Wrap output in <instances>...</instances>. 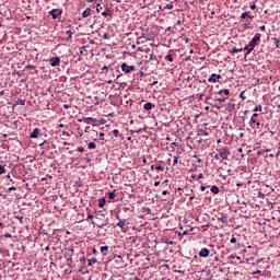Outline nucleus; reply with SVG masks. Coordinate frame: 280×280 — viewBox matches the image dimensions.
<instances>
[{
    "instance_id": "obj_1",
    "label": "nucleus",
    "mask_w": 280,
    "mask_h": 280,
    "mask_svg": "<svg viewBox=\"0 0 280 280\" xmlns=\"http://www.w3.org/2000/svg\"><path fill=\"white\" fill-rule=\"evenodd\" d=\"M217 152L219 153L221 161H226V159H229V156L231 155V151H229L228 148L217 149Z\"/></svg>"
},
{
    "instance_id": "obj_2",
    "label": "nucleus",
    "mask_w": 280,
    "mask_h": 280,
    "mask_svg": "<svg viewBox=\"0 0 280 280\" xmlns=\"http://www.w3.org/2000/svg\"><path fill=\"white\" fill-rule=\"evenodd\" d=\"M257 117H259V114H257V113L253 114L250 121H249L252 128H255V125H256V128L261 127V122L259 120H257Z\"/></svg>"
},
{
    "instance_id": "obj_3",
    "label": "nucleus",
    "mask_w": 280,
    "mask_h": 280,
    "mask_svg": "<svg viewBox=\"0 0 280 280\" xmlns=\"http://www.w3.org/2000/svg\"><path fill=\"white\" fill-rule=\"evenodd\" d=\"M259 40H261V34L260 33H257L253 38L252 40L249 42V44L252 46L257 47V45H259Z\"/></svg>"
},
{
    "instance_id": "obj_4",
    "label": "nucleus",
    "mask_w": 280,
    "mask_h": 280,
    "mask_svg": "<svg viewBox=\"0 0 280 280\" xmlns=\"http://www.w3.org/2000/svg\"><path fill=\"white\" fill-rule=\"evenodd\" d=\"M137 68L135 66H128L127 63L121 65V70L124 73H130L131 71H135Z\"/></svg>"
},
{
    "instance_id": "obj_5",
    "label": "nucleus",
    "mask_w": 280,
    "mask_h": 280,
    "mask_svg": "<svg viewBox=\"0 0 280 280\" xmlns=\"http://www.w3.org/2000/svg\"><path fill=\"white\" fill-rule=\"evenodd\" d=\"M50 16H52V19H60L62 11H60L59 9H52L51 11H49Z\"/></svg>"
},
{
    "instance_id": "obj_6",
    "label": "nucleus",
    "mask_w": 280,
    "mask_h": 280,
    "mask_svg": "<svg viewBox=\"0 0 280 280\" xmlns=\"http://www.w3.org/2000/svg\"><path fill=\"white\" fill-rule=\"evenodd\" d=\"M49 62L50 67H60V59L58 57H51Z\"/></svg>"
},
{
    "instance_id": "obj_7",
    "label": "nucleus",
    "mask_w": 280,
    "mask_h": 280,
    "mask_svg": "<svg viewBox=\"0 0 280 280\" xmlns=\"http://www.w3.org/2000/svg\"><path fill=\"white\" fill-rule=\"evenodd\" d=\"M220 78H222V75L212 73L210 75V78L208 79V82H218V80H220Z\"/></svg>"
},
{
    "instance_id": "obj_8",
    "label": "nucleus",
    "mask_w": 280,
    "mask_h": 280,
    "mask_svg": "<svg viewBox=\"0 0 280 280\" xmlns=\"http://www.w3.org/2000/svg\"><path fill=\"white\" fill-rule=\"evenodd\" d=\"M82 121H84V124H96L97 119H95L93 117H83Z\"/></svg>"
},
{
    "instance_id": "obj_9",
    "label": "nucleus",
    "mask_w": 280,
    "mask_h": 280,
    "mask_svg": "<svg viewBox=\"0 0 280 280\" xmlns=\"http://www.w3.org/2000/svg\"><path fill=\"white\" fill-rule=\"evenodd\" d=\"M38 135H40V130L38 128H35L30 137L31 139H38Z\"/></svg>"
},
{
    "instance_id": "obj_10",
    "label": "nucleus",
    "mask_w": 280,
    "mask_h": 280,
    "mask_svg": "<svg viewBox=\"0 0 280 280\" xmlns=\"http://www.w3.org/2000/svg\"><path fill=\"white\" fill-rule=\"evenodd\" d=\"M209 248H202L200 252H199V257H209Z\"/></svg>"
},
{
    "instance_id": "obj_11",
    "label": "nucleus",
    "mask_w": 280,
    "mask_h": 280,
    "mask_svg": "<svg viewBox=\"0 0 280 280\" xmlns=\"http://www.w3.org/2000/svg\"><path fill=\"white\" fill-rule=\"evenodd\" d=\"M241 19L244 21L246 19H255V16L250 15V12H244L241 14Z\"/></svg>"
},
{
    "instance_id": "obj_12",
    "label": "nucleus",
    "mask_w": 280,
    "mask_h": 280,
    "mask_svg": "<svg viewBox=\"0 0 280 280\" xmlns=\"http://www.w3.org/2000/svg\"><path fill=\"white\" fill-rule=\"evenodd\" d=\"M91 16V8H86L82 13V19H89Z\"/></svg>"
},
{
    "instance_id": "obj_13",
    "label": "nucleus",
    "mask_w": 280,
    "mask_h": 280,
    "mask_svg": "<svg viewBox=\"0 0 280 280\" xmlns=\"http://www.w3.org/2000/svg\"><path fill=\"white\" fill-rule=\"evenodd\" d=\"M218 222H221V224H228L229 223V218L225 215L218 218Z\"/></svg>"
},
{
    "instance_id": "obj_14",
    "label": "nucleus",
    "mask_w": 280,
    "mask_h": 280,
    "mask_svg": "<svg viewBox=\"0 0 280 280\" xmlns=\"http://www.w3.org/2000/svg\"><path fill=\"white\" fill-rule=\"evenodd\" d=\"M143 108H144V110H152V108H154V104H152V103H145V104L143 105Z\"/></svg>"
},
{
    "instance_id": "obj_15",
    "label": "nucleus",
    "mask_w": 280,
    "mask_h": 280,
    "mask_svg": "<svg viewBox=\"0 0 280 280\" xmlns=\"http://www.w3.org/2000/svg\"><path fill=\"white\" fill-rule=\"evenodd\" d=\"M253 49H255L254 46H252L250 44L246 45L244 50L247 51V54H250L253 51Z\"/></svg>"
},
{
    "instance_id": "obj_16",
    "label": "nucleus",
    "mask_w": 280,
    "mask_h": 280,
    "mask_svg": "<svg viewBox=\"0 0 280 280\" xmlns=\"http://www.w3.org/2000/svg\"><path fill=\"white\" fill-rule=\"evenodd\" d=\"M105 205H106V199H105V198L98 199V207H100L101 209L104 208Z\"/></svg>"
},
{
    "instance_id": "obj_17",
    "label": "nucleus",
    "mask_w": 280,
    "mask_h": 280,
    "mask_svg": "<svg viewBox=\"0 0 280 280\" xmlns=\"http://www.w3.org/2000/svg\"><path fill=\"white\" fill-rule=\"evenodd\" d=\"M242 51H244V49H242V48H233L232 50H230V54H242Z\"/></svg>"
},
{
    "instance_id": "obj_18",
    "label": "nucleus",
    "mask_w": 280,
    "mask_h": 280,
    "mask_svg": "<svg viewBox=\"0 0 280 280\" xmlns=\"http://www.w3.org/2000/svg\"><path fill=\"white\" fill-rule=\"evenodd\" d=\"M210 191H212V194H220V188H218V186H212Z\"/></svg>"
},
{
    "instance_id": "obj_19",
    "label": "nucleus",
    "mask_w": 280,
    "mask_h": 280,
    "mask_svg": "<svg viewBox=\"0 0 280 280\" xmlns=\"http://www.w3.org/2000/svg\"><path fill=\"white\" fill-rule=\"evenodd\" d=\"M88 148H89V150H95V148H97V144H95V142H90L88 144Z\"/></svg>"
},
{
    "instance_id": "obj_20",
    "label": "nucleus",
    "mask_w": 280,
    "mask_h": 280,
    "mask_svg": "<svg viewBox=\"0 0 280 280\" xmlns=\"http://www.w3.org/2000/svg\"><path fill=\"white\" fill-rule=\"evenodd\" d=\"M66 34H67V40H71V38L73 37V32H71V30H69V31H67L66 32Z\"/></svg>"
},
{
    "instance_id": "obj_21",
    "label": "nucleus",
    "mask_w": 280,
    "mask_h": 280,
    "mask_svg": "<svg viewBox=\"0 0 280 280\" xmlns=\"http://www.w3.org/2000/svg\"><path fill=\"white\" fill-rule=\"evenodd\" d=\"M116 226H119V229L126 228V221H119Z\"/></svg>"
},
{
    "instance_id": "obj_22",
    "label": "nucleus",
    "mask_w": 280,
    "mask_h": 280,
    "mask_svg": "<svg viewBox=\"0 0 280 280\" xmlns=\"http://www.w3.org/2000/svg\"><path fill=\"white\" fill-rule=\"evenodd\" d=\"M222 93H224V95H230L231 94V91H229V90H220L219 91V95H222Z\"/></svg>"
},
{
    "instance_id": "obj_23",
    "label": "nucleus",
    "mask_w": 280,
    "mask_h": 280,
    "mask_svg": "<svg viewBox=\"0 0 280 280\" xmlns=\"http://www.w3.org/2000/svg\"><path fill=\"white\" fill-rule=\"evenodd\" d=\"M116 196L117 195L115 194V191H112V192L108 194L109 200H115Z\"/></svg>"
},
{
    "instance_id": "obj_24",
    "label": "nucleus",
    "mask_w": 280,
    "mask_h": 280,
    "mask_svg": "<svg viewBox=\"0 0 280 280\" xmlns=\"http://www.w3.org/2000/svg\"><path fill=\"white\" fill-rule=\"evenodd\" d=\"M93 264H97L96 258L90 259L89 262H88V266H93Z\"/></svg>"
},
{
    "instance_id": "obj_25",
    "label": "nucleus",
    "mask_w": 280,
    "mask_h": 280,
    "mask_svg": "<svg viewBox=\"0 0 280 280\" xmlns=\"http://www.w3.org/2000/svg\"><path fill=\"white\" fill-rule=\"evenodd\" d=\"M102 16H110V10L103 11Z\"/></svg>"
},
{
    "instance_id": "obj_26",
    "label": "nucleus",
    "mask_w": 280,
    "mask_h": 280,
    "mask_svg": "<svg viewBox=\"0 0 280 280\" xmlns=\"http://www.w3.org/2000/svg\"><path fill=\"white\" fill-rule=\"evenodd\" d=\"M166 60H168V62H174V57H172V55H166L165 57Z\"/></svg>"
},
{
    "instance_id": "obj_27",
    "label": "nucleus",
    "mask_w": 280,
    "mask_h": 280,
    "mask_svg": "<svg viewBox=\"0 0 280 280\" xmlns=\"http://www.w3.org/2000/svg\"><path fill=\"white\" fill-rule=\"evenodd\" d=\"M108 250V246H102L101 247V253L102 255H106L105 252Z\"/></svg>"
},
{
    "instance_id": "obj_28",
    "label": "nucleus",
    "mask_w": 280,
    "mask_h": 280,
    "mask_svg": "<svg viewBox=\"0 0 280 280\" xmlns=\"http://www.w3.org/2000/svg\"><path fill=\"white\" fill-rule=\"evenodd\" d=\"M254 113H261V105H257V106L254 108Z\"/></svg>"
},
{
    "instance_id": "obj_29",
    "label": "nucleus",
    "mask_w": 280,
    "mask_h": 280,
    "mask_svg": "<svg viewBox=\"0 0 280 280\" xmlns=\"http://www.w3.org/2000/svg\"><path fill=\"white\" fill-rule=\"evenodd\" d=\"M155 170H158V172H165V167L161 165L155 166Z\"/></svg>"
},
{
    "instance_id": "obj_30",
    "label": "nucleus",
    "mask_w": 280,
    "mask_h": 280,
    "mask_svg": "<svg viewBox=\"0 0 280 280\" xmlns=\"http://www.w3.org/2000/svg\"><path fill=\"white\" fill-rule=\"evenodd\" d=\"M233 110H235V104H231V103H230L229 113H233Z\"/></svg>"
},
{
    "instance_id": "obj_31",
    "label": "nucleus",
    "mask_w": 280,
    "mask_h": 280,
    "mask_svg": "<svg viewBox=\"0 0 280 280\" xmlns=\"http://www.w3.org/2000/svg\"><path fill=\"white\" fill-rule=\"evenodd\" d=\"M5 174V167L3 165H0V175Z\"/></svg>"
},
{
    "instance_id": "obj_32",
    "label": "nucleus",
    "mask_w": 280,
    "mask_h": 280,
    "mask_svg": "<svg viewBox=\"0 0 280 280\" xmlns=\"http://www.w3.org/2000/svg\"><path fill=\"white\" fill-rule=\"evenodd\" d=\"M113 135H114V137H119V130L114 129V130H113Z\"/></svg>"
},
{
    "instance_id": "obj_33",
    "label": "nucleus",
    "mask_w": 280,
    "mask_h": 280,
    "mask_svg": "<svg viewBox=\"0 0 280 280\" xmlns=\"http://www.w3.org/2000/svg\"><path fill=\"white\" fill-rule=\"evenodd\" d=\"M173 159V165H176L178 163V156H174Z\"/></svg>"
},
{
    "instance_id": "obj_34",
    "label": "nucleus",
    "mask_w": 280,
    "mask_h": 280,
    "mask_svg": "<svg viewBox=\"0 0 280 280\" xmlns=\"http://www.w3.org/2000/svg\"><path fill=\"white\" fill-rule=\"evenodd\" d=\"M230 242H231V244H237V238L232 237V238L230 240Z\"/></svg>"
},
{
    "instance_id": "obj_35",
    "label": "nucleus",
    "mask_w": 280,
    "mask_h": 280,
    "mask_svg": "<svg viewBox=\"0 0 280 280\" xmlns=\"http://www.w3.org/2000/svg\"><path fill=\"white\" fill-rule=\"evenodd\" d=\"M77 152H84V147H79V148H77Z\"/></svg>"
},
{
    "instance_id": "obj_36",
    "label": "nucleus",
    "mask_w": 280,
    "mask_h": 280,
    "mask_svg": "<svg viewBox=\"0 0 280 280\" xmlns=\"http://www.w3.org/2000/svg\"><path fill=\"white\" fill-rule=\"evenodd\" d=\"M214 159H215L217 161L222 160V158L220 156V153H217V154L214 155Z\"/></svg>"
},
{
    "instance_id": "obj_37",
    "label": "nucleus",
    "mask_w": 280,
    "mask_h": 280,
    "mask_svg": "<svg viewBox=\"0 0 280 280\" xmlns=\"http://www.w3.org/2000/svg\"><path fill=\"white\" fill-rule=\"evenodd\" d=\"M217 102H221V103L226 102V97H223V98H217Z\"/></svg>"
},
{
    "instance_id": "obj_38",
    "label": "nucleus",
    "mask_w": 280,
    "mask_h": 280,
    "mask_svg": "<svg viewBox=\"0 0 280 280\" xmlns=\"http://www.w3.org/2000/svg\"><path fill=\"white\" fill-rule=\"evenodd\" d=\"M250 10H256L257 9V4L256 3H254V4H250Z\"/></svg>"
},
{
    "instance_id": "obj_39",
    "label": "nucleus",
    "mask_w": 280,
    "mask_h": 280,
    "mask_svg": "<svg viewBox=\"0 0 280 280\" xmlns=\"http://www.w3.org/2000/svg\"><path fill=\"white\" fill-rule=\"evenodd\" d=\"M101 10H102V4L98 3V4L96 5V11L100 12Z\"/></svg>"
},
{
    "instance_id": "obj_40",
    "label": "nucleus",
    "mask_w": 280,
    "mask_h": 280,
    "mask_svg": "<svg viewBox=\"0 0 280 280\" xmlns=\"http://www.w3.org/2000/svg\"><path fill=\"white\" fill-rule=\"evenodd\" d=\"M276 47H279V38H273Z\"/></svg>"
},
{
    "instance_id": "obj_41",
    "label": "nucleus",
    "mask_w": 280,
    "mask_h": 280,
    "mask_svg": "<svg viewBox=\"0 0 280 280\" xmlns=\"http://www.w3.org/2000/svg\"><path fill=\"white\" fill-rule=\"evenodd\" d=\"M173 8H174L173 4H167V5H166V10H172Z\"/></svg>"
},
{
    "instance_id": "obj_42",
    "label": "nucleus",
    "mask_w": 280,
    "mask_h": 280,
    "mask_svg": "<svg viewBox=\"0 0 280 280\" xmlns=\"http://www.w3.org/2000/svg\"><path fill=\"white\" fill-rule=\"evenodd\" d=\"M62 135H63V137H71V135H69V132H67V131H62Z\"/></svg>"
},
{
    "instance_id": "obj_43",
    "label": "nucleus",
    "mask_w": 280,
    "mask_h": 280,
    "mask_svg": "<svg viewBox=\"0 0 280 280\" xmlns=\"http://www.w3.org/2000/svg\"><path fill=\"white\" fill-rule=\"evenodd\" d=\"M9 191H16V187H14V186L10 187Z\"/></svg>"
},
{
    "instance_id": "obj_44",
    "label": "nucleus",
    "mask_w": 280,
    "mask_h": 280,
    "mask_svg": "<svg viewBox=\"0 0 280 280\" xmlns=\"http://www.w3.org/2000/svg\"><path fill=\"white\" fill-rule=\"evenodd\" d=\"M4 237L10 238V237H12V234L7 233V234H4Z\"/></svg>"
},
{
    "instance_id": "obj_45",
    "label": "nucleus",
    "mask_w": 280,
    "mask_h": 280,
    "mask_svg": "<svg viewBox=\"0 0 280 280\" xmlns=\"http://www.w3.org/2000/svg\"><path fill=\"white\" fill-rule=\"evenodd\" d=\"M261 32H266V25L260 26Z\"/></svg>"
},
{
    "instance_id": "obj_46",
    "label": "nucleus",
    "mask_w": 280,
    "mask_h": 280,
    "mask_svg": "<svg viewBox=\"0 0 280 280\" xmlns=\"http://www.w3.org/2000/svg\"><path fill=\"white\" fill-rule=\"evenodd\" d=\"M243 27H245V30H248V27H250V23L249 24H244Z\"/></svg>"
},
{
    "instance_id": "obj_47",
    "label": "nucleus",
    "mask_w": 280,
    "mask_h": 280,
    "mask_svg": "<svg viewBox=\"0 0 280 280\" xmlns=\"http://www.w3.org/2000/svg\"><path fill=\"white\" fill-rule=\"evenodd\" d=\"M240 97H241L242 100H246V97H244V92H241Z\"/></svg>"
},
{
    "instance_id": "obj_48",
    "label": "nucleus",
    "mask_w": 280,
    "mask_h": 280,
    "mask_svg": "<svg viewBox=\"0 0 280 280\" xmlns=\"http://www.w3.org/2000/svg\"><path fill=\"white\" fill-rule=\"evenodd\" d=\"M101 140L104 141V132L100 133Z\"/></svg>"
},
{
    "instance_id": "obj_49",
    "label": "nucleus",
    "mask_w": 280,
    "mask_h": 280,
    "mask_svg": "<svg viewBox=\"0 0 280 280\" xmlns=\"http://www.w3.org/2000/svg\"><path fill=\"white\" fill-rule=\"evenodd\" d=\"M20 104H21V106H25V101L20 100Z\"/></svg>"
},
{
    "instance_id": "obj_50",
    "label": "nucleus",
    "mask_w": 280,
    "mask_h": 280,
    "mask_svg": "<svg viewBox=\"0 0 280 280\" xmlns=\"http://www.w3.org/2000/svg\"><path fill=\"white\" fill-rule=\"evenodd\" d=\"M161 185V182H154V187H159Z\"/></svg>"
},
{
    "instance_id": "obj_51",
    "label": "nucleus",
    "mask_w": 280,
    "mask_h": 280,
    "mask_svg": "<svg viewBox=\"0 0 280 280\" xmlns=\"http://www.w3.org/2000/svg\"><path fill=\"white\" fill-rule=\"evenodd\" d=\"M86 220H93V214H89Z\"/></svg>"
},
{
    "instance_id": "obj_52",
    "label": "nucleus",
    "mask_w": 280,
    "mask_h": 280,
    "mask_svg": "<svg viewBox=\"0 0 280 280\" xmlns=\"http://www.w3.org/2000/svg\"><path fill=\"white\" fill-rule=\"evenodd\" d=\"M63 108L67 110V109H69V105L68 104H65L63 105Z\"/></svg>"
},
{
    "instance_id": "obj_53",
    "label": "nucleus",
    "mask_w": 280,
    "mask_h": 280,
    "mask_svg": "<svg viewBox=\"0 0 280 280\" xmlns=\"http://www.w3.org/2000/svg\"><path fill=\"white\" fill-rule=\"evenodd\" d=\"M205 189H207V187H205V186L200 187V191H205Z\"/></svg>"
},
{
    "instance_id": "obj_54",
    "label": "nucleus",
    "mask_w": 280,
    "mask_h": 280,
    "mask_svg": "<svg viewBox=\"0 0 280 280\" xmlns=\"http://www.w3.org/2000/svg\"><path fill=\"white\" fill-rule=\"evenodd\" d=\"M162 195H163V196H167V190H163V191H162Z\"/></svg>"
},
{
    "instance_id": "obj_55",
    "label": "nucleus",
    "mask_w": 280,
    "mask_h": 280,
    "mask_svg": "<svg viewBox=\"0 0 280 280\" xmlns=\"http://www.w3.org/2000/svg\"><path fill=\"white\" fill-rule=\"evenodd\" d=\"M103 71H108V67H103Z\"/></svg>"
},
{
    "instance_id": "obj_56",
    "label": "nucleus",
    "mask_w": 280,
    "mask_h": 280,
    "mask_svg": "<svg viewBox=\"0 0 280 280\" xmlns=\"http://www.w3.org/2000/svg\"><path fill=\"white\" fill-rule=\"evenodd\" d=\"M280 151L276 153V158L279 159Z\"/></svg>"
},
{
    "instance_id": "obj_57",
    "label": "nucleus",
    "mask_w": 280,
    "mask_h": 280,
    "mask_svg": "<svg viewBox=\"0 0 280 280\" xmlns=\"http://www.w3.org/2000/svg\"><path fill=\"white\" fill-rule=\"evenodd\" d=\"M153 58H154V55L151 54V55H150V60H153Z\"/></svg>"
},
{
    "instance_id": "obj_58",
    "label": "nucleus",
    "mask_w": 280,
    "mask_h": 280,
    "mask_svg": "<svg viewBox=\"0 0 280 280\" xmlns=\"http://www.w3.org/2000/svg\"><path fill=\"white\" fill-rule=\"evenodd\" d=\"M58 128H65V125L60 124V125L58 126Z\"/></svg>"
},
{
    "instance_id": "obj_59",
    "label": "nucleus",
    "mask_w": 280,
    "mask_h": 280,
    "mask_svg": "<svg viewBox=\"0 0 280 280\" xmlns=\"http://www.w3.org/2000/svg\"><path fill=\"white\" fill-rule=\"evenodd\" d=\"M230 259H235V256H234V255H231V256H230Z\"/></svg>"
},
{
    "instance_id": "obj_60",
    "label": "nucleus",
    "mask_w": 280,
    "mask_h": 280,
    "mask_svg": "<svg viewBox=\"0 0 280 280\" xmlns=\"http://www.w3.org/2000/svg\"><path fill=\"white\" fill-rule=\"evenodd\" d=\"M142 163H148V160H147V159H143V160H142Z\"/></svg>"
},
{
    "instance_id": "obj_61",
    "label": "nucleus",
    "mask_w": 280,
    "mask_h": 280,
    "mask_svg": "<svg viewBox=\"0 0 280 280\" xmlns=\"http://www.w3.org/2000/svg\"><path fill=\"white\" fill-rule=\"evenodd\" d=\"M107 84H113V80L107 81Z\"/></svg>"
},
{
    "instance_id": "obj_62",
    "label": "nucleus",
    "mask_w": 280,
    "mask_h": 280,
    "mask_svg": "<svg viewBox=\"0 0 280 280\" xmlns=\"http://www.w3.org/2000/svg\"><path fill=\"white\" fill-rule=\"evenodd\" d=\"M0 95H5V92L1 91V92H0Z\"/></svg>"
},
{
    "instance_id": "obj_63",
    "label": "nucleus",
    "mask_w": 280,
    "mask_h": 280,
    "mask_svg": "<svg viewBox=\"0 0 280 280\" xmlns=\"http://www.w3.org/2000/svg\"><path fill=\"white\" fill-rule=\"evenodd\" d=\"M189 54H194V49H190V50H189Z\"/></svg>"
},
{
    "instance_id": "obj_64",
    "label": "nucleus",
    "mask_w": 280,
    "mask_h": 280,
    "mask_svg": "<svg viewBox=\"0 0 280 280\" xmlns=\"http://www.w3.org/2000/svg\"><path fill=\"white\" fill-rule=\"evenodd\" d=\"M151 170H152V171L155 170L154 165L151 166Z\"/></svg>"
}]
</instances>
